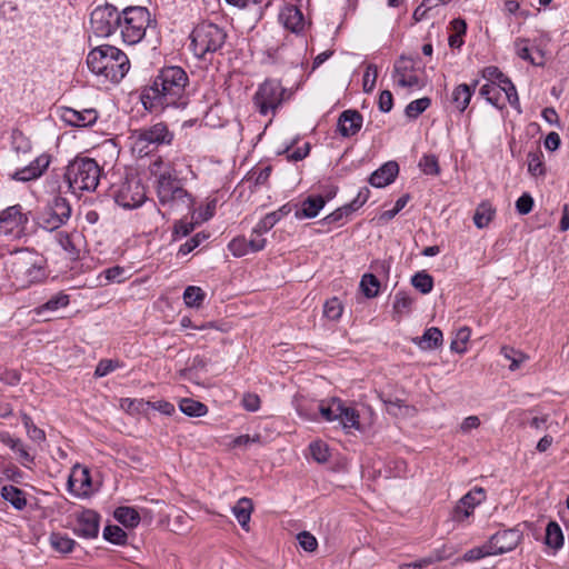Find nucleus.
<instances>
[{
  "mask_svg": "<svg viewBox=\"0 0 569 569\" xmlns=\"http://www.w3.org/2000/svg\"><path fill=\"white\" fill-rule=\"evenodd\" d=\"M189 77L179 66L161 68L152 82L141 92V102L150 112L167 108L184 109L190 101Z\"/></svg>",
  "mask_w": 569,
  "mask_h": 569,
  "instance_id": "obj_1",
  "label": "nucleus"
},
{
  "mask_svg": "<svg viewBox=\"0 0 569 569\" xmlns=\"http://www.w3.org/2000/svg\"><path fill=\"white\" fill-rule=\"evenodd\" d=\"M90 71L106 81L119 82L130 69V62L120 49L103 44L92 49L87 56Z\"/></svg>",
  "mask_w": 569,
  "mask_h": 569,
  "instance_id": "obj_2",
  "label": "nucleus"
},
{
  "mask_svg": "<svg viewBox=\"0 0 569 569\" xmlns=\"http://www.w3.org/2000/svg\"><path fill=\"white\" fill-rule=\"evenodd\" d=\"M6 270L18 288L42 282L47 276L46 259L37 252L21 250L6 262Z\"/></svg>",
  "mask_w": 569,
  "mask_h": 569,
  "instance_id": "obj_3",
  "label": "nucleus"
},
{
  "mask_svg": "<svg viewBox=\"0 0 569 569\" xmlns=\"http://www.w3.org/2000/svg\"><path fill=\"white\" fill-rule=\"evenodd\" d=\"M156 191L159 203L169 210H189L192 207L191 194L182 187L170 166L158 176Z\"/></svg>",
  "mask_w": 569,
  "mask_h": 569,
  "instance_id": "obj_4",
  "label": "nucleus"
},
{
  "mask_svg": "<svg viewBox=\"0 0 569 569\" xmlns=\"http://www.w3.org/2000/svg\"><path fill=\"white\" fill-rule=\"evenodd\" d=\"M152 23H156V20L146 7H127L121 11L118 28L122 42L129 46L139 43Z\"/></svg>",
  "mask_w": 569,
  "mask_h": 569,
  "instance_id": "obj_5",
  "label": "nucleus"
},
{
  "mask_svg": "<svg viewBox=\"0 0 569 569\" xmlns=\"http://www.w3.org/2000/svg\"><path fill=\"white\" fill-rule=\"evenodd\" d=\"M100 167L91 158H76L66 170V180L73 191H93L100 180Z\"/></svg>",
  "mask_w": 569,
  "mask_h": 569,
  "instance_id": "obj_6",
  "label": "nucleus"
},
{
  "mask_svg": "<svg viewBox=\"0 0 569 569\" xmlns=\"http://www.w3.org/2000/svg\"><path fill=\"white\" fill-rule=\"evenodd\" d=\"M190 38L194 56L204 59L207 53L217 52L223 47L227 33L218 24L203 21L194 27Z\"/></svg>",
  "mask_w": 569,
  "mask_h": 569,
  "instance_id": "obj_7",
  "label": "nucleus"
},
{
  "mask_svg": "<svg viewBox=\"0 0 569 569\" xmlns=\"http://www.w3.org/2000/svg\"><path fill=\"white\" fill-rule=\"evenodd\" d=\"M173 132L163 122H158L149 127L137 129L132 132L130 139L132 149L140 154H148L152 148L171 144Z\"/></svg>",
  "mask_w": 569,
  "mask_h": 569,
  "instance_id": "obj_8",
  "label": "nucleus"
},
{
  "mask_svg": "<svg viewBox=\"0 0 569 569\" xmlns=\"http://www.w3.org/2000/svg\"><path fill=\"white\" fill-rule=\"evenodd\" d=\"M110 194L124 209L140 207L147 199L146 189L137 176H127L111 186Z\"/></svg>",
  "mask_w": 569,
  "mask_h": 569,
  "instance_id": "obj_9",
  "label": "nucleus"
},
{
  "mask_svg": "<svg viewBox=\"0 0 569 569\" xmlns=\"http://www.w3.org/2000/svg\"><path fill=\"white\" fill-rule=\"evenodd\" d=\"M69 201L60 194H54L38 214V224L47 231H56L68 222L71 217Z\"/></svg>",
  "mask_w": 569,
  "mask_h": 569,
  "instance_id": "obj_10",
  "label": "nucleus"
},
{
  "mask_svg": "<svg viewBox=\"0 0 569 569\" xmlns=\"http://www.w3.org/2000/svg\"><path fill=\"white\" fill-rule=\"evenodd\" d=\"M287 90L280 81L267 79L253 96V104L261 116L274 113L282 104Z\"/></svg>",
  "mask_w": 569,
  "mask_h": 569,
  "instance_id": "obj_11",
  "label": "nucleus"
},
{
  "mask_svg": "<svg viewBox=\"0 0 569 569\" xmlns=\"http://www.w3.org/2000/svg\"><path fill=\"white\" fill-rule=\"evenodd\" d=\"M317 410L327 421L338 420L345 429L360 428L358 411L352 407L346 406L340 399L333 398L327 403L322 401L317 406Z\"/></svg>",
  "mask_w": 569,
  "mask_h": 569,
  "instance_id": "obj_12",
  "label": "nucleus"
},
{
  "mask_svg": "<svg viewBox=\"0 0 569 569\" xmlns=\"http://www.w3.org/2000/svg\"><path fill=\"white\" fill-rule=\"evenodd\" d=\"M121 11L111 4L97 7L90 16L92 32L100 38H108L119 28Z\"/></svg>",
  "mask_w": 569,
  "mask_h": 569,
  "instance_id": "obj_13",
  "label": "nucleus"
},
{
  "mask_svg": "<svg viewBox=\"0 0 569 569\" xmlns=\"http://www.w3.org/2000/svg\"><path fill=\"white\" fill-rule=\"evenodd\" d=\"M28 223V213L21 204L10 206L0 211V234L13 239L21 238L26 234Z\"/></svg>",
  "mask_w": 569,
  "mask_h": 569,
  "instance_id": "obj_14",
  "label": "nucleus"
},
{
  "mask_svg": "<svg viewBox=\"0 0 569 569\" xmlns=\"http://www.w3.org/2000/svg\"><path fill=\"white\" fill-rule=\"evenodd\" d=\"M392 78L401 88L422 89L426 81L419 76L416 61L412 58L401 56L393 64Z\"/></svg>",
  "mask_w": 569,
  "mask_h": 569,
  "instance_id": "obj_15",
  "label": "nucleus"
},
{
  "mask_svg": "<svg viewBox=\"0 0 569 569\" xmlns=\"http://www.w3.org/2000/svg\"><path fill=\"white\" fill-rule=\"evenodd\" d=\"M481 76L487 80V83H500L506 94V99L511 107L520 112V101L517 93V89L511 80L505 76L499 68L495 66L486 67L481 71Z\"/></svg>",
  "mask_w": 569,
  "mask_h": 569,
  "instance_id": "obj_16",
  "label": "nucleus"
},
{
  "mask_svg": "<svg viewBox=\"0 0 569 569\" xmlns=\"http://www.w3.org/2000/svg\"><path fill=\"white\" fill-rule=\"evenodd\" d=\"M69 491L78 498H87L92 492V480L90 471L79 465L72 468L68 479Z\"/></svg>",
  "mask_w": 569,
  "mask_h": 569,
  "instance_id": "obj_17",
  "label": "nucleus"
},
{
  "mask_svg": "<svg viewBox=\"0 0 569 569\" xmlns=\"http://www.w3.org/2000/svg\"><path fill=\"white\" fill-rule=\"evenodd\" d=\"M522 533L518 529H506L498 531L490 537L489 545L493 556L502 555L513 550L521 541Z\"/></svg>",
  "mask_w": 569,
  "mask_h": 569,
  "instance_id": "obj_18",
  "label": "nucleus"
},
{
  "mask_svg": "<svg viewBox=\"0 0 569 569\" xmlns=\"http://www.w3.org/2000/svg\"><path fill=\"white\" fill-rule=\"evenodd\" d=\"M100 517L90 509L77 515L73 531L77 536L86 539L96 538L99 533Z\"/></svg>",
  "mask_w": 569,
  "mask_h": 569,
  "instance_id": "obj_19",
  "label": "nucleus"
},
{
  "mask_svg": "<svg viewBox=\"0 0 569 569\" xmlns=\"http://www.w3.org/2000/svg\"><path fill=\"white\" fill-rule=\"evenodd\" d=\"M60 116L66 123L79 128L92 126L98 119V112L92 108L76 110L73 108L67 107L61 109Z\"/></svg>",
  "mask_w": 569,
  "mask_h": 569,
  "instance_id": "obj_20",
  "label": "nucleus"
},
{
  "mask_svg": "<svg viewBox=\"0 0 569 569\" xmlns=\"http://www.w3.org/2000/svg\"><path fill=\"white\" fill-rule=\"evenodd\" d=\"M50 158L47 154L37 157L31 163L22 169L17 170L12 178L18 181H30L39 178L48 168Z\"/></svg>",
  "mask_w": 569,
  "mask_h": 569,
  "instance_id": "obj_21",
  "label": "nucleus"
},
{
  "mask_svg": "<svg viewBox=\"0 0 569 569\" xmlns=\"http://www.w3.org/2000/svg\"><path fill=\"white\" fill-rule=\"evenodd\" d=\"M399 166L396 161H388L373 171L368 181L375 188H383L392 183L398 176Z\"/></svg>",
  "mask_w": 569,
  "mask_h": 569,
  "instance_id": "obj_22",
  "label": "nucleus"
},
{
  "mask_svg": "<svg viewBox=\"0 0 569 569\" xmlns=\"http://www.w3.org/2000/svg\"><path fill=\"white\" fill-rule=\"evenodd\" d=\"M363 118L357 110H345L338 120V131L342 137H352L362 127Z\"/></svg>",
  "mask_w": 569,
  "mask_h": 569,
  "instance_id": "obj_23",
  "label": "nucleus"
},
{
  "mask_svg": "<svg viewBox=\"0 0 569 569\" xmlns=\"http://www.w3.org/2000/svg\"><path fill=\"white\" fill-rule=\"evenodd\" d=\"M280 22L292 32H299L303 29L305 19L300 9L292 4H286L279 13Z\"/></svg>",
  "mask_w": 569,
  "mask_h": 569,
  "instance_id": "obj_24",
  "label": "nucleus"
},
{
  "mask_svg": "<svg viewBox=\"0 0 569 569\" xmlns=\"http://www.w3.org/2000/svg\"><path fill=\"white\" fill-rule=\"evenodd\" d=\"M70 303V297L60 291L52 295L44 303L36 307L33 312L39 316H46L48 313H53L62 308H66Z\"/></svg>",
  "mask_w": 569,
  "mask_h": 569,
  "instance_id": "obj_25",
  "label": "nucleus"
},
{
  "mask_svg": "<svg viewBox=\"0 0 569 569\" xmlns=\"http://www.w3.org/2000/svg\"><path fill=\"white\" fill-rule=\"evenodd\" d=\"M0 496L16 510L21 511L27 507L28 501L26 492L12 485L3 486L0 490Z\"/></svg>",
  "mask_w": 569,
  "mask_h": 569,
  "instance_id": "obj_26",
  "label": "nucleus"
},
{
  "mask_svg": "<svg viewBox=\"0 0 569 569\" xmlns=\"http://www.w3.org/2000/svg\"><path fill=\"white\" fill-rule=\"evenodd\" d=\"M326 201L321 196L308 197L301 204V209L297 210L295 216L297 219H311L318 216L325 207Z\"/></svg>",
  "mask_w": 569,
  "mask_h": 569,
  "instance_id": "obj_27",
  "label": "nucleus"
},
{
  "mask_svg": "<svg viewBox=\"0 0 569 569\" xmlns=\"http://www.w3.org/2000/svg\"><path fill=\"white\" fill-rule=\"evenodd\" d=\"M502 92L500 83H485L479 90L480 96L498 109H503L505 101H507L506 97H502Z\"/></svg>",
  "mask_w": 569,
  "mask_h": 569,
  "instance_id": "obj_28",
  "label": "nucleus"
},
{
  "mask_svg": "<svg viewBox=\"0 0 569 569\" xmlns=\"http://www.w3.org/2000/svg\"><path fill=\"white\" fill-rule=\"evenodd\" d=\"M442 332L437 327L428 328L420 338L415 339V343L422 350L437 349L442 345Z\"/></svg>",
  "mask_w": 569,
  "mask_h": 569,
  "instance_id": "obj_29",
  "label": "nucleus"
},
{
  "mask_svg": "<svg viewBox=\"0 0 569 569\" xmlns=\"http://www.w3.org/2000/svg\"><path fill=\"white\" fill-rule=\"evenodd\" d=\"M472 88L466 83L458 84L451 92V102L459 112H463L471 100Z\"/></svg>",
  "mask_w": 569,
  "mask_h": 569,
  "instance_id": "obj_30",
  "label": "nucleus"
},
{
  "mask_svg": "<svg viewBox=\"0 0 569 569\" xmlns=\"http://www.w3.org/2000/svg\"><path fill=\"white\" fill-rule=\"evenodd\" d=\"M56 240L58 244L70 256L78 254V243L80 241V234L77 231L67 232L59 231L56 233Z\"/></svg>",
  "mask_w": 569,
  "mask_h": 569,
  "instance_id": "obj_31",
  "label": "nucleus"
},
{
  "mask_svg": "<svg viewBox=\"0 0 569 569\" xmlns=\"http://www.w3.org/2000/svg\"><path fill=\"white\" fill-rule=\"evenodd\" d=\"M49 543L53 550L60 553L72 552L77 545L72 538L61 532H52L49 537Z\"/></svg>",
  "mask_w": 569,
  "mask_h": 569,
  "instance_id": "obj_32",
  "label": "nucleus"
},
{
  "mask_svg": "<svg viewBox=\"0 0 569 569\" xmlns=\"http://www.w3.org/2000/svg\"><path fill=\"white\" fill-rule=\"evenodd\" d=\"M495 214L496 209L491 206V203L483 201L476 209L473 222L477 228L483 229L491 222Z\"/></svg>",
  "mask_w": 569,
  "mask_h": 569,
  "instance_id": "obj_33",
  "label": "nucleus"
},
{
  "mask_svg": "<svg viewBox=\"0 0 569 569\" xmlns=\"http://www.w3.org/2000/svg\"><path fill=\"white\" fill-rule=\"evenodd\" d=\"M252 511V501L249 498H241L232 508V512L243 529H248Z\"/></svg>",
  "mask_w": 569,
  "mask_h": 569,
  "instance_id": "obj_34",
  "label": "nucleus"
},
{
  "mask_svg": "<svg viewBox=\"0 0 569 569\" xmlns=\"http://www.w3.org/2000/svg\"><path fill=\"white\" fill-rule=\"evenodd\" d=\"M114 518L124 527L134 528L140 522L138 511L131 507H118L114 510Z\"/></svg>",
  "mask_w": 569,
  "mask_h": 569,
  "instance_id": "obj_35",
  "label": "nucleus"
},
{
  "mask_svg": "<svg viewBox=\"0 0 569 569\" xmlns=\"http://www.w3.org/2000/svg\"><path fill=\"white\" fill-rule=\"evenodd\" d=\"M179 408L181 412L189 417H202L208 412V408L204 403L190 398L181 399Z\"/></svg>",
  "mask_w": 569,
  "mask_h": 569,
  "instance_id": "obj_36",
  "label": "nucleus"
},
{
  "mask_svg": "<svg viewBox=\"0 0 569 569\" xmlns=\"http://www.w3.org/2000/svg\"><path fill=\"white\" fill-rule=\"evenodd\" d=\"M515 50H516V54L519 58H521L522 60H526L533 66H539V67L542 66L541 59H538L536 56L532 54L528 39H525V38L516 39Z\"/></svg>",
  "mask_w": 569,
  "mask_h": 569,
  "instance_id": "obj_37",
  "label": "nucleus"
},
{
  "mask_svg": "<svg viewBox=\"0 0 569 569\" xmlns=\"http://www.w3.org/2000/svg\"><path fill=\"white\" fill-rule=\"evenodd\" d=\"M546 545L553 549H559L563 546V533L560 526L551 521L546 528Z\"/></svg>",
  "mask_w": 569,
  "mask_h": 569,
  "instance_id": "obj_38",
  "label": "nucleus"
},
{
  "mask_svg": "<svg viewBox=\"0 0 569 569\" xmlns=\"http://www.w3.org/2000/svg\"><path fill=\"white\" fill-rule=\"evenodd\" d=\"M448 2L449 0H422L421 3L415 9L412 18L416 22L426 20L430 17V12L435 8Z\"/></svg>",
  "mask_w": 569,
  "mask_h": 569,
  "instance_id": "obj_39",
  "label": "nucleus"
},
{
  "mask_svg": "<svg viewBox=\"0 0 569 569\" xmlns=\"http://www.w3.org/2000/svg\"><path fill=\"white\" fill-rule=\"evenodd\" d=\"M360 288L367 298H375L380 291V280L373 273H365L360 281Z\"/></svg>",
  "mask_w": 569,
  "mask_h": 569,
  "instance_id": "obj_40",
  "label": "nucleus"
},
{
  "mask_svg": "<svg viewBox=\"0 0 569 569\" xmlns=\"http://www.w3.org/2000/svg\"><path fill=\"white\" fill-rule=\"evenodd\" d=\"M500 353L510 361L509 369L516 371L520 366L528 360V356L520 350H516L510 347H502Z\"/></svg>",
  "mask_w": 569,
  "mask_h": 569,
  "instance_id": "obj_41",
  "label": "nucleus"
},
{
  "mask_svg": "<svg viewBox=\"0 0 569 569\" xmlns=\"http://www.w3.org/2000/svg\"><path fill=\"white\" fill-rule=\"evenodd\" d=\"M411 284L422 295H427L433 288V278L426 271H419L412 276Z\"/></svg>",
  "mask_w": 569,
  "mask_h": 569,
  "instance_id": "obj_42",
  "label": "nucleus"
},
{
  "mask_svg": "<svg viewBox=\"0 0 569 569\" xmlns=\"http://www.w3.org/2000/svg\"><path fill=\"white\" fill-rule=\"evenodd\" d=\"M543 154L541 151H532L528 153V171L533 177L545 176V164H543Z\"/></svg>",
  "mask_w": 569,
  "mask_h": 569,
  "instance_id": "obj_43",
  "label": "nucleus"
},
{
  "mask_svg": "<svg viewBox=\"0 0 569 569\" xmlns=\"http://www.w3.org/2000/svg\"><path fill=\"white\" fill-rule=\"evenodd\" d=\"M430 104L431 100L428 97L416 99L407 104L405 113L409 119H417Z\"/></svg>",
  "mask_w": 569,
  "mask_h": 569,
  "instance_id": "obj_44",
  "label": "nucleus"
},
{
  "mask_svg": "<svg viewBox=\"0 0 569 569\" xmlns=\"http://www.w3.org/2000/svg\"><path fill=\"white\" fill-rule=\"evenodd\" d=\"M204 297L203 290L196 286L187 287L183 292V301L188 307H200Z\"/></svg>",
  "mask_w": 569,
  "mask_h": 569,
  "instance_id": "obj_45",
  "label": "nucleus"
},
{
  "mask_svg": "<svg viewBox=\"0 0 569 569\" xmlns=\"http://www.w3.org/2000/svg\"><path fill=\"white\" fill-rule=\"evenodd\" d=\"M309 451L312 459L319 463H325L330 458L329 447L321 440L312 441L309 445Z\"/></svg>",
  "mask_w": 569,
  "mask_h": 569,
  "instance_id": "obj_46",
  "label": "nucleus"
},
{
  "mask_svg": "<svg viewBox=\"0 0 569 569\" xmlns=\"http://www.w3.org/2000/svg\"><path fill=\"white\" fill-rule=\"evenodd\" d=\"M470 497H462L452 510L451 518L456 522H463L475 511V508L466 503Z\"/></svg>",
  "mask_w": 569,
  "mask_h": 569,
  "instance_id": "obj_47",
  "label": "nucleus"
},
{
  "mask_svg": "<svg viewBox=\"0 0 569 569\" xmlns=\"http://www.w3.org/2000/svg\"><path fill=\"white\" fill-rule=\"evenodd\" d=\"M103 538L114 545H124L127 541L126 531L119 526H106L103 529Z\"/></svg>",
  "mask_w": 569,
  "mask_h": 569,
  "instance_id": "obj_48",
  "label": "nucleus"
},
{
  "mask_svg": "<svg viewBox=\"0 0 569 569\" xmlns=\"http://www.w3.org/2000/svg\"><path fill=\"white\" fill-rule=\"evenodd\" d=\"M470 335L471 331L468 327L460 328L450 343L451 351L463 353L466 351V345L470 339Z\"/></svg>",
  "mask_w": 569,
  "mask_h": 569,
  "instance_id": "obj_49",
  "label": "nucleus"
},
{
  "mask_svg": "<svg viewBox=\"0 0 569 569\" xmlns=\"http://www.w3.org/2000/svg\"><path fill=\"white\" fill-rule=\"evenodd\" d=\"M343 311V306L338 298H331L323 306V315L327 319L337 321Z\"/></svg>",
  "mask_w": 569,
  "mask_h": 569,
  "instance_id": "obj_50",
  "label": "nucleus"
},
{
  "mask_svg": "<svg viewBox=\"0 0 569 569\" xmlns=\"http://www.w3.org/2000/svg\"><path fill=\"white\" fill-rule=\"evenodd\" d=\"M493 556V551L491 550V546L489 545V541L483 543L482 546L475 547L470 550H468L463 555V560L466 561H477L485 557Z\"/></svg>",
  "mask_w": 569,
  "mask_h": 569,
  "instance_id": "obj_51",
  "label": "nucleus"
},
{
  "mask_svg": "<svg viewBox=\"0 0 569 569\" xmlns=\"http://www.w3.org/2000/svg\"><path fill=\"white\" fill-rule=\"evenodd\" d=\"M355 211L356 210L352 208V206L348 203L328 214L323 220L327 223H343L345 220Z\"/></svg>",
  "mask_w": 569,
  "mask_h": 569,
  "instance_id": "obj_52",
  "label": "nucleus"
},
{
  "mask_svg": "<svg viewBox=\"0 0 569 569\" xmlns=\"http://www.w3.org/2000/svg\"><path fill=\"white\" fill-rule=\"evenodd\" d=\"M22 423L27 430L28 437L31 440H33L36 442H40L46 439L44 431L42 429L38 428L28 415L22 416Z\"/></svg>",
  "mask_w": 569,
  "mask_h": 569,
  "instance_id": "obj_53",
  "label": "nucleus"
},
{
  "mask_svg": "<svg viewBox=\"0 0 569 569\" xmlns=\"http://www.w3.org/2000/svg\"><path fill=\"white\" fill-rule=\"evenodd\" d=\"M209 234L204 232H198L192 238L182 243L178 250L179 256H186L193 251L197 247H199L206 239H208Z\"/></svg>",
  "mask_w": 569,
  "mask_h": 569,
  "instance_id": "obj_54",
  "label": "nucleus"
},
{
  "mask_svg": "<svg viewBox=\"0 0 569 569\" xmlns=\"http://www.w3.org/2000/svg\"><path fill=\"white\" fill-rule=\"evenodd\" d=\"M419 167L423 173L437 176L440 171L438 159L433 154H425L419 161Z\"/></svg>",
  "mask_w": 569,
  "mask_h": 569,
  "instance_id": "obj_55",
  "label": "nucleus"
},
{
  "mask_svg": "<svg viewBox=\"0 0 569 569\" xmlns=\"http://www.w3.org/2000/svg\"><path fill=\"white\" fill-rule=\"evenodd\" d=\"M120 367V362L113 359H102L98 362L94 376L97 378L106 377L107 375L113 372L117 368Z\"/></svg>",
  "mask_w": 569,
  "mask_h": 569,
  "instance_id": "obj_56",
  "label": "nucleus"
},
{
  "mask_svg": "<svg viewBox=\"0 0 569 569\" xmlns=\"http://www.w3.org/2000/svg\"><path fill=\"white\" fill-rule=\"evenodd\" d=\"M310 152V143L306 142L302 147L297 148L291 151V146H288L282 152L279 154H286L287 160L289 161H300L305 159Z\"/></svg>",
  "mask_w": 569,
  "mask_h": 569,
  "instance_id": "obj_57",
  "label": "nucleus"
},
{
  "mask_svg": "<svg viewBox=\"0 0 569 569\" xmlns=\"http://www.w3.org/2000/svg\"><path fill=\"white\" fill-rule=\"evenodd\" d=\"M228 249L234 257H243L251 253L244 237H237L232 239L228 244Z\"/></svg>",
  "mask_w": 569,
  "mask_h": 569,
  "instance_id": "obj_58",
  "label": "nucleus"
},
{
  "mask_svg": "<svg viewBox=\"0 0 569 569\" xmlns=\"http://www.w3.org/2000/svg\"><path fill=\"white\" fill-rule=\"evenodd\" d=\"M378 77V68L375 64H368L362 79L363 91L369 93L373 90L376 86V80Z\"/></svg>",
  "mask_w": 569,
  "mask_h": 569,
  "instance_id": "obj_59",
  "label": "nucleus"
},
{
  "mask_svg": "<svg viewBox=\"0 0 569 569\" xmlns=\"http://www.w3.org/2000/svg\"><path fill=\"white\" fill-rule=\"evenodd\" d=\"M300 547L308 552H312L318 547V541L313 535L308 531H302L297 536Z\"/></svg>",
  "mask_w": 569,
  "mask_h": 569,
  "instance_id": "obj_60",
  "label": "nucleus"
},
{
  "mask_svg": "<svg viewBox=\"0 0 569 569\" xmlns=\"http://www.w3.org/2000/svg\"><path fill=\"white\" fill-rule=\"evenodd\" d=\"M535 201L530 193H522L516 201V210L519 214H528L533 208Z\"/></svg>",
  "mask_w": 569,
  "mask_h": 569,
  "instance_id": "obj_61",
  "label": "nucleus"
},
{
  "mask_svg": "<svg viewBox=\"0 0 569 569\" xmlns=\"http://www.w3.org/2000/svg\"><path fill=\"white\" fill-rule=\"evenodd\" d=\"M262 236L263 233L256 232V227L252 229L250 239L247 240L250 252H258L264 249L267 240Z\"/></svg>",
  "mask_w": 569,
  "mask_h": 569,
  "instance_id": "obj_62",
  "label": "nucleus"
},
{
  "mask_svg": "<svg viewBox=\"0 0 569 569\" xmlns=\"http://www.w3.org/2000/svg\"><path fill=\"white\" fill-rule=\"evenodd\" d=\"M272 168L271 166H266L262 168H256L250 172V179L254 181L256 186L264 184L270 178Z\"/></svg>",
  "mask_w": 569,
  "mask_h": 569,
  "instance_id": "obj_63",
  "label": "nucleus"
},
{
  "mask_svg": "<svg viewBox=\"0 0 569 569\" xmlns=\"http://www.w3.org/2000/svg\"><path fill=\"white\" fill-rule=\"evenodd\" d=\"M194 229V223L187 220H179L174 223L173 227V237L174 238H183L191 233Z\"/></svg>",
  "mask_w": 569,
  "mask_h": 569,
  "instance_id": "obj_64",
  "label": "nucleus"
}]
</instances>
